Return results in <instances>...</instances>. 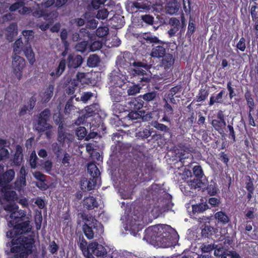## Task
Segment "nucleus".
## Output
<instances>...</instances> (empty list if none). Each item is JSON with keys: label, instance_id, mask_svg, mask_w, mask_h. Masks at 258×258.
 Instances as JSON below:
<instances>
[{"label": "nucleus", "instance_id": "obj_45", "mask_svg": "<svg viewBox=\"0 0 258 258\" xmlns=\"http://www.w3.org/2000/svg\"><path fill=\"white\" fill-rule=\"evenodd\" d=\"M152 132L150 127L143 128V130L136 133V137L138 139H145L151 136Z\"/></svg>", "mask_w": 258, "mask_h": 258}, {"label": "nucleus", "instance_id": "obj_52", "mask_svg": "<svg viewBox=\"0 0 258 258\" xmlns=\"http://www.w3.org/2000/svg\"><path fill=\"white\" fill-rule=\"evenodd\" d=\"M209 91L205 89L201 88L199 90V92L198 95L197 96V102H202L205 101L209 95Z\"/></svg>", "mask_w": 258, "mask_h": 258}, {"label": "nucleus", "instance_id": "obj_20", "mask_svg": "<svg viewBox=\"0 0 258 258\" xmlns=\"http://www.w3.org/2000/svg\"><path fill=\"white\" fill-rule=\"evenodd\" d=\"M66 67V60L62 58L58 65L50 73V75L54 79H56L59 77L63 73Z\"/></svg>", "mask_w": 258, "mask_h": 258}, {"label": "nucleus", "instance_id": "obj_60", "mask_svg": "<svg viewBox=\"0 0 258 258\" xmlns=\"http://www.w3.org/2000/svg\"><path fill=\"white\" fill-rule=\"evenodd\" d=\"M141 20L148 25H152L154 22V17L149 14L141 16Z\"/></svg>", "mask_w": 258, "mask_h": 258}, {"label": "nucleus", "instance_id": "obj_49", "mask_svg": "<svg viewBox=\"0 0 258 258\" xmlns=\"http://www.w3.org/2000/svg\"><path fill=\"white\" fill-rule=\"evenodd\" d=\"M51 149L57 159H59L61 157L63 150L61 146L57 143H53L52 144Z\"/></svg>", "mask_w": 258, "mask_h": 258}, {"label": "nucleus", "instance_id": "obj_26", "mask_svg": "<svg viewBox=\"0 0 258 258\" xmlns=\"http://www.w3.org/2000/svg\"><path fill=\"white\" fill-rule=\"evenodd\" d=\"M162 58V59L160 62V65L161 67H164L165 70L170 69L174 63L175 59L172 54L166 53Z\"/></svg>", "mask_w": 258, "mask_h": 258}, {"label": "nucleus", "instance_id": "obj_10", "mask_svg": "<svg viewBox=\"0 0 258 258\" xmlns=\"http://www.w3.org/2000/svg\"><path fill=\"white\" fill-rule=\"evenodd\" d=\"M159 225L149 227L145 230L144 239L153 244L159 246Z\"/></svg>", "mask_w": 258, "mask_h": 258}, {"label": "nucleus", "instance_id": "obj_46", "mask_svg": "<svg viewBox=\"0 0 258 258\" xmlns=\"http://www.w3.org/2000/svg\"><path fill=\"white\" fill-rule=\"evenodd\" d=\"M116 138H117V140H116V142H117V143L115 145L114 147L112 146V148H113V152H115L116 153L117 152L120 153L121 152L120 151V148L122 147L123 144L120 141V139H122V137L119 133H116L113 134L112 140L113 141L115 140Z\"/></svg>", "mask_w": 258, "mask_h": 258}, {"label": "nucleus", "instance_id": "obj_30", "mask_svg": "<svg viewBox=\"0 0 258 258\" xmlns=\"http://www.w3.org/2000/svg\"><path fill=\"white\" fill-rule=\"evenodd\" d=\"M138 38L142 44H145L146 42H148L154 44L156 42H158L159 41L158 37L152 35L149 33H144L141 36H139Z\"/></svg>", "mask_w": 258, "mask_h": 258}, {"label": "nucleus", "instance_id": "obj_57", "mask_svg": "<svg viewBox=\"0 0 258 258\" xmlns=\"http://www.w3.org/2000/svg\"><path fill=\"white\" fill-rule=\"evenodd\" d=\"M109 29L107 27H100L96 30V35L99 37H104L108 35Z\"/></svg>", "mask_w": 258, "mask_h": 258}, {"label": "nucleus", "instance_id": "obj_23", "mask_svg": "<svg viewBox=\"0 0 258 258\" xmlns=\"http://www.w3.org/2000/svg\"><path fill=\"white\" fill-rule=\"evenodd\" d=\"M169 24L171 28L168 31V33L170 37H173L178 31L180 22L176 18H171L169 20Z\"/></svg>", "mask_w": 258, "mask_h": 258}, {"label": "nucleus", "instance_id": "obj_1", "mask_svg": "<svg viewBox=\"0 0 258 258\" xmlns=\"http://www.w3.org/2000/svg\"><path fill=\"white\" fill-rule=\"evenodd\" d=\"M7 214L5 218L9 220V226L16 230V235L29 233L32 227L26 211L19 210V206L15 203H10L4 206Z\"/></svg>", "mask_w": 258, "mask_h": 258}, {"label": "nucleus", "instance_id": "obj_12", "mask_svg": "<svg viewBox=\"0 0 258 258\" xmlns=\"http://www.w3.org/2000/svg\"><path fill=\"white\" fill-rule=\"evenodd\" d=\"M144 101L142 100L141 95L136 98L129 99L126 102V107L129 111H139L144 106Z\"/></svg>", "mask_w": 258, "mask_h": 258}, {"label": "nucleus", "instance_id": "obj_42", "mask_svg": "<svg viewBox=\"0 0 258 258\" xmlns=\"http://www.w3.org/2000/svg\"><path fill=\"white\" fill-rule=\"evenodd\" d=\"M208 209L209 206L206 202L192 205V212L194 214L203 213Z\"/></svg>", "mask_w": 258, "mask_h": 258}, {"label": "nucleus", "instance_id": "obj_36", "mask_svg": "<svg viewBox=\"0 0 258 258\" xmlns=\"http://www.w3.org/2000/svg\"><path fill=\"white\" fill-rule=\"evenodd\" d=\"M217 229L210 225H205L204 228L202 229V235L207 238H212V236L215 234Z\"/></svg>", "mask_w": 258, "mask_h": 258}, {"label": "nucleus", "instance_id": "obj_33", "mask_svg": "<svg viewBox=\"0 0 258 258\" xmlns=\"http://www.w3.org/2000/svg\"><path fill=\"white\" fill-rule=\"evenodd\" d=\"M138 78V79L139 80V84L138 85H133L132 86H130L128 87V89L127 90V93L128 95H135L136 94L140 92V90L141 88L144 86H148L150 81L146 85H141L140 82V78L142 77V76H137Z\"/></svg>", "mask_w": 258, "mask_h": 258}, {"label": "nucleus", "instance_id": "obj_39", "mask_svg": "<svg viewBox=\"0 0 258 258\" xmlns=\"http://www.w3.org/2000/svg\"><path fill=\"white\" fill-rule=\"evenodd\" d=\"M139 115L137 111H129L124 116L121 117V121L122 122L132 121L139 118Z\"/></svg>", "mask_w": 258, "mask_h": 258}, {"label": "nucleus", "instance_id": "obj_24", "mask_svg": "<svg viewBox=\"0 0 258 258\" xmlns=\"http://www.w3.org/2000/svg\"><path fill=\"white\" fill-rule=\"evenodd\" d=\"M87 172L92 178L101 179L100 171L98 168L96 163L94 162H91L88 163Z\"/></svg>", "mask_w": 258, "mask_h": 258}, {"label": "nucleus", "instance_id": "obj_32", "mask_svg": "<svg viewBox=\"0 0 258 258\" xmlns=\"http://www.w3.org/2000/svg\"><path fill=\"white\" fill-rule=\"evenodd\" d=\"M17 24L16 23H11L6 28V38L8 40H12L13 37L17 35Z\"/></svg>", "mask_w": 258, "mask_h": 258}, {"label": "nucleus", "instance_id": "obj_15", "mask_svg": "<svg viewBox=\"0 0 258 258\" xmlns=\"http://www.w3.org/2000/svg\"><path fill=\"white\" fill-rule=\"evenodd\" d=\"M110 95L113 102L118 103L122 101L124 97V92L120 87L111 86L110 87Z\"/></svg>", "mask_w": 258, "mask_h": 258}, {"label": "nucleus", "instance_id": "obj_31", "mask_svg": "<svg viewBox=\"0 0 258 258\" xmlns=\"http://www.w3.org/2000/svg\"><path fill=\"white\" fill-rule=\"evenodd\" d=\"M23 51L29 63L33 65L36 61L35 53L30 45L25 47Z\"/></svg>", "mask_w": 258, "mask_h": 258}, {"label": "nucleus", "instance_id": "obj_53", "mask_svg": "<svg viewBox=\"0 0 258 258\" xmlns=\"http://www.w3.org/2000/svg\"><path fill=\"white\" fill-rule=\"evenodd\" d=\"M101 180L100 178L96 179L95 178H92L91 177L87 181V187L88 190H91L93 189L96 185L100 183Z\"/></svg>", "mask_w": 258, "mask_h": 258}, {"label": "nucleus", "instance_id": "obj_6", "mask_svg": "<svg viewBox=\"0 0 258 258\" xmlns=\"http://www.w3.org/2000/svg\"><path fill=\"white\" fill-rule=\"evenodd\" d=\"M83 231L88 239H92L94 236H101L104 232V227L101 223L93 219L90 223L83 225Z\"/></svg>", "mask_w": 258, "mask_h": 258}, {"label": "nucleus", "instance_id": "obj_43", "mask_svg": "<svg viewBox=\"0 0 258 258\" xmlns=\"http://www.w3.org/2000/svg\"><path fill=\"white\" fill-rule=\"evenodd\" d=\"M79 247L84 254L85 253L88 254L90 253L91 248H90V244L88 246L87 245V242L83 237H79Z\"/></svg>", "mask_w": 258, "mask_h": 258}, {"label": "nucleus", "instance_id": "obj_44", "mask_svg": "<svg viewBox=\"0 0 258 258\" xmlns=\"http://www.w3.org/2000/svg\"><path fill=\"white\" fill-rule=\"evenodd\" d=\"M75 50L78 52L84 53L89 50V43L88 41H83L77 43L75 46Z\"/></svg>", "mask_w": 258, "mask_h": 258}, {"label": "nucleus", "instance_id": "obj_37", "mask_svg": "<svg viewBox=\"0 0 258 258\" xmlns=\"http://www.w3.org/2000/svg\"><path fill=\"white\" fill-rule=\"evenodd\" d=\"M244 98L246 100L249 110L250 112L253 111L255 107V104L250 90H247L245 91Z\"/></svg>", "mask_w": 258, "mask_h": 258}, {"label": "nucleus", "instance_id": "obj_38", "mask_svg": "<svg viewBox=\"0 0 258 258\" xmlns=\"http://www.w3.org/2000/svg\"><path fill=\"white\" fill-rule=\"evenodd\" d=\"M100 62V57L97 54H93L88 57L87 64L90 68H94L98 66Z\"/></svg>", "mask_w": 258, "mask_h": 258}, {"label": "nucleus", "instance_id": "obj_21", "mask_svg": "<svg viewBox=\"0 0 258 258\" xmlns=\"http://www.w3.org/2000/svg\"><path fill=\"white\" fill-rule=\"evenodd\" d=\"M180 8V4L177 0H170L165 6L166 12L170 15L176 14Z\"/></svg>", "mask_w": 258, "mask_h": 258}, {"label": "nucleus", "instance_id": "obj_61", "mask_svg": "<svg viewBox=\"0 0 258 258\" xmlns=\"http://www.w3.org/2000/svg\"><path fill=\"white\" fill-rule=\"evenodd\" d=\"M163 101L165 103L163 106L164 113L166 114H170L172 115L173 113V109L172 107L169 104L166 99L164 98Z\"/></svg>", "mask_w": 258, "mask_h": 258}, {"label": "nucleus", "instance_id": "obj_56", "mask_svg": "<svg viewBox=\"0 0 258 258\" xmlns=\"http://www.w3.org/2000/svg\"><path fill=\"white\" fill-rule=\"evenodd\" d=\"M53 119L55 123L58 125V128H60L61 125H62V127H64V119L61 114H54L53 116Z\"/></svg>", "mask_w": 258, "mask_h": 258}, {"label": "nucleus", "instance_id": "obj_64", "mask_svg": "<svg viewBox=\"0 0 258 258\" xmlns=\"http://www.w3.org/2000/svg\"><path fill=\"white\" fill-rule=\"evenodd\" d=\"M108 12L107 9H103L101 10H99L96 16V17L98 19H106L108 15Z\"/></svg>", "mask_w": 258, "mask_h": 258}, {"label": "nucleus", "instance_id": "obj_48", "mask_svg": "<svg viewBox=\"0 0 258 258\" xmlns=\"http://www.w3.org/2000/svg\"><path fill=\"white\" fill-rule=\"evenodd\" d=\"M202 184V178L190 176L189 185L191 187V188L196 189L201 187Z\"/></svg>", "mask_w": 258, "mask_h": 258}, {"label": "nucleus", "instance_id": "obj_19", "mask_svg": "<svg viewBox=\"0 0 258 258\" xmlns=\"http://www.w3.org/2000/svg\"><path fill=\"white\" fill-rule=\"evenodd\" d=\"M90 248H91L92 253L97 257H103L107 254V250L105 247L97 243L90 244Z\"/></svg>", "mask_w": 258, "mask_h": 258}, {"label": "nucleus", "instance_id": "obj_16", "mask_svg": "<svg viewBox=\"0 0 258 258\" xmlns=\"http://www.w3.org/2000/svg\"><path fill=\"white\" fill-rule=\"evenodd\" d=\"M27 174L24 166H22L19 171V175L18 179L15 182V186L18 190H21L22 188L26 185V175Z\"/></svg>", "mask_w": 258, "mask_h": 258}, {"label": "nucleus", "instance_id": "obj_27", "mask_svg": "<svg viewBox=\"0 0 258 258\" xmlns=\"http://www.w3.org/2000/svg\"><path fill=\"white\" fill-rule=\"evenodd\" d=\"M113 111L116 114L118 117L121 120V117L124 116L129 111L128 109L126 107V105L123 106L117 103H114L113 105Z\"/></svg>", "mask_w": 258, "mask_h": 258}, {"label": "nucleus", "instance_id": "obj_11", "mask_svg": "<svg viewBox=\"0 0 258 258\" xmlns=\"http://www.w3.org/2000/svg\"><path fill=\"white\" fill-rule=\"evenodd\" d=\"M167 49V44L159 40L158 42L152 45L150 55L153 58H160L166 54Z\"/></svg>", "mask_w": 258, "mask_h": 258}, {"label": "nucleus", "instance_id": "obj_63", "mask_svg": "<svg viewBox=\"0 0 258 258\" xmlns=\"http://www.w3.org/2000/svg\"><path fill=\"white\" fill-rule=\"evenodd\" d=\"M102 47V43L99 41H95L91 44H89V50L95 51L99 50Z\"/></svg>", "mask_w": 258, "mask_h": 258}, {"label": "nucleus", "instance_id": "obj_41", "mask_svg": "<svg viewBox=\"0 0 258 258\" xmlns=\"http://www.w3.org/2000/svg\"><path fill=\"white\" fill-rule=\"evenodd\" d=\"M215 218L218 223H221L223 224H226L229 221V219L227 215L222 211H219L216 213L215 214Z\"/></svg>", "mask_w": 258, "mask_h": 258}, {"label": "nucleus", "instance_id": "obj_29", "mask_svg": "<svg viewBox=\"0 0 258 258\" xmlns=\"http://www.w3.org/2000/svg\"><path fill=\"white\" fill-rule=\"evenodd\" d=\"M54 85L53 84H49L41 96L42 101L44 103H47L52 97Z\"/></svg>", "mask_w": 258, "mask_h": 258}, {"label": "nucleus", "instance_id": "obj_55", "mask_svg": "<svg viewBox=\"0 0 258 258\" xmlns=\"http://www.w3.org/2000/svg\"><path fill=\"white\" fill-rule=\"evenodd\" d=\"M193 175L191 176L202 178L204 176L203 169L201 166L197 165L194 166L192 169Z\"/></svg>", "mask_w": 258, "mask_h": 258}, {"label": "nucleus", "instance_id": "obj_50", "mask_svg": "<svg viewBox=\"0 0 258 258\" xmlns=\"http://www.w3.org/2000/svg\"><path fill=\"white\" fill-rule=\"evenodd\" d=\"M23 42L21 38L17 39L13 45V52L14 54H20L22 51Z\"/></svg>", "mask_w": 258, "mask_h": 258}, {"label": "nucleus", "instance_id": "obj_3", "mask_svg": "<svg viewBox=\"0 0 258 258\" xmlns=\"http://www.w3.org/2000/svg\"><path fill=\"white\" fill-rule=\"evenodd\" d=\"M35 241L32 237L20 236L13 237L11 240L13 246L11 252L15 253L13 258H28L29 254L32 253Z\"/></svg>", "mask_w": 258, "mask_h": 258}, {"label": "nucleus", "instance_id": "obj_8", "mask_svg": "<svg viewBox=\"0 0 258 258\" xmlns=\"http://www.w3.org/2000/svg\"><path fill=\"white\" fill-rule=\"evenodd\" d=\"M51 115V112L49 109L46 108L41 111L38 116L37 123L35 127L38 132H42L50 129L52 126L48 123Z\"/></svg>", "mask_w": 258, "mask_h": 258}, {"label": "nucleus", "instance_id": "obj_58", "mask_svg": "<svg viewBox=\"0 0 258 258\" xmlns=\"http://www.w3.org/2000/svg\"><path fill=\"white\" fill-rule=\"evenodd\" d=\"M75 106L73 105V99L72 98L69 99L65 105L64 112L66 114H69L71 111L74 109Z\"/></svg>", "mask_w": 258, "mask_h": 258}, {"label": "nucleus", "instance_id": "obj_5", "mask_svg": "<svg viewBox=\"0 0 258 258\" xmlns=\"http://www.w3.org/2000/svg\"><path fill=\"white\" fill-rule=\"evenodd\" d=\"M159 246L169 247L175 245L177 241V233L170 226L159 225Z\"/></svg>", "mask_w": 258, "mask_h": 258}, {"label": "nucleus", "instance_id": "obj_28", "mask_svg": "<svg viewBox=\"0 0 258 258\" xmlns=\"http://www.w3.org/2000/svg\"><path fill=\"white\" fill-rule=\"evenodd\" d=\"M83 205L84 208L90 210L97 208L99 204L95 198L93 196H89L84 200Z\"/></svg>", "mask_w": 258, "mask_h": 258}, {"label": "nucleus", "instance_id": "obj_35", "mask_svg": "<svg viewBox=\"0 0 258 258\" xmlns=\"http://www.w3.org/2000/svg\"><path fill=\"white\" fill-rule=\"evenodd\" d=\"M250 14L252 21L254 22L253 29L256 31L257 34L258 32V7L255 5H252L250 9Z\"/></svg>", "mask_w": 258, "mask_h": 258}, {"label": "nucleus", "instance_id": "obj_62", "mask_svg": "<svg viewBox=\"0 0 258 258\" xmlns=\"http://www.w3.org/2000/svg\"><path fill=\"white\" fill-rule=\"evenodd\" d=\"M208 194L210 196H215L217 194L218 188L216 183L210 184L207 187Z\"/></svg>", "mask_w": 258, "mask_h": 258}, {"label": "nucleus", "instance_id": "obj_14", "mask_svg": "<svg viewBox=\"0 0 258 258\" xmlns=\"http://www.w3.org/2000/svg\"><path fill=\"white\" fill-rule=\"evenodd\" d=\"M83 59L81 55L75 56L73 54H69L66 63L69 69H76L80 67L83 62Z\"/></svg>", "mask_w": 258, "mask_h": 258}, {"label": "nucleus", "instance_id": "obj_17", "mask_svg": "<svg viewBox=\"0 0 258 258\" xmlns=\"http://www.w3.org/2000/svg\"><path fill=\"white\" fill-rule=\"evenodd\" d=\"M15 173L13 169L7 170L0 176V186L8 184L15 177Z\"/></svg>", "mask_w": 258, "mask_h": 258}, {"label": "nucleus", "instance_id": "obj_18", "mask_svg": "<svg viewBox=\"0 0 258 258\" xmlns=\"http://www.w3.org/2000/svg\"><path fill=\"white\" fill-rule=\"evenodd\" d=\"M73 136L70 133L64 132V127H62V125L60 126V128H58L57 140L60 143L63 144L65 143H69L73 140Z\"/></svg>", "mask_w": 258, "mask_h": 258}, {"label": "nucleus", "instance_id": "obj_47", "mask_svg": "<svg viewBox=\"0 0 258 258\" xmlns=\"http://www.w3.org/2000/svg\"><path fill=\"white\" fill-rule=\"evenodd\" d=\"M87 131L86 128L84 126H79L77 128L76 130V135L78 137V139L80 140H82L84 138H85L86 140H89L91 137H89V135L87 136Z\"/></svg>", "mask_w": 258, "mask_h": 258}, {"label": "nucleus", "instance_id": "obj_22", "mask_svg": "<svg viewBox=\"0 0 258 258\" xmlns=\"http://www.w3.org/2000/svg\"><path fill=\"white\" fill-rule=\"evenodd\" d=\"M109 21L111 27L115 29L122 28L125 24L124 17L120 15H114Z\"/></svg>", "mask_w": 258, "mask_h": 258}, {"label": "nucleus", "instance_id": "obj_34", "mask_svg": "<svg viewBox=\"0 0 258 258\" xmlns=\"http://www.w3.org/2000/svg\"><path fill=\"white\" fill-rule=\"evenodd\" d=\"M196 30V24L195 19H194L191 16H190L188 24L187 27V30L186 33V37L188 40L191 39V36L194 33Z\"/></svg>", "mask_w": 258, "mask_h": 258}, {"label": "nucleus", "instance_id": "obj_25", "mask_svg": "<svg viewBox=\"0 0 258 258\" xmlns=\"http://www.w3.org/2000/svg\"><path fill=\"white\" fill-rule=\"evenodd\" d=\"M138 2L135 4V6L138 9L149 11L152 8H154L155 4L151 0H138Z\"/></svg>", "mask_w": 258, "mask_h": 258}, {"label": "nucleus", "instance_id": "obj_13", "mask_svg": "<svg viewBox=\"0 0 258 258\" xmlns=\"http://www.w3.org/2000/svg\"><path fill=\"white\" fill-rule=\"evenodd\" d=\"M0 187L4 200L13 202L18 200L16 192L12 190L10 185L1 186Z\"/></svg>", "mask_w": 258, "mask_h": 258}, {"label": "nucleus", "instance_id": "obj_9", "mask_svg": "<svg viewBox=\"0 0 258 258\" xmlns=\"http://www.w3.org/2000/svg\"><path fill=\"white\" fill-rule=\"evenodd\" d=\"M20 54H14L12 56V68L13 73L18 80L22 77L23 70L26 66L25 59L19 56Z\"/></svg>", "mask_w": 258, "mask_h": 258}, {"label": "nucleus", "instance_id": "obj_7", "mask_svg": "<svg viewBox=\"0 0 258 258\" xmlns=\"http://www.w3.org/2000/svg\"><path fill=\"white\" fill-rule=\"evenodd\" d=\"M161 194L171 198L170 195H167L165 191L163 190L159 184L153 183L146 189L145 194V199L150 202L149 205L156 204L161 197Z\"/></svg>", "mask_w": 258, "mask_h": 258}, {"label": "nucleus", "instance_id": "obj_4", "mask_svg": "<svg viewBox=\"0 0 258 258\" xmlns=\"http://www.w3.org/2000/svg\"><path fill=\"white\" fill-rule=\"evenodd\" d=\"M136 174H135L134 172H130L129 174L127 173V176H124V180L126 182V185H128V188L130 190H133V189H134L136 186L135 182L137 181L138 177L140 176V173H138L137 171L138 168H136ZM139 170L141 173L140 178H142L143 180L145 181H150L153 179L155 169L152 162H145V165H143L142 167L139 169Z\"/></svg>", "mask_w": 258, "mask_h": 258}, {"label": "nucleus", "instance_id": "obj_54", "mask_svg": "<svg viewBox=\"0 0 258 258\" xmlns=\"http://www.w3.org/2000/svg\"><path fill=\"white\" fill-rule=\"evenodd\" d=\"M212 125L216 131L220 132V131H222L223 127L226 125V123H224L221 122V121L214 119L212 121Z\"/></svg>", "mask_w": 258, "mask_h": 258}, {"label": "nucleus", "instance_id": "obj_51", "mask_svg": "<svg viewBox=\"0 0 258 258\" xmlns=\"http://www.w3.org/2000/svg\"><path fill=\"white\" fill-rule=\"evenodd\" d=\"M141 96L142 100L149 102L155 99L157 96V92L155 91L148 92L143 95H141Z\"/></svg>", "mask_w": 258, "mask_h": 258}, {"label": "nucleus", "instance_id": "obj_40", "mask_svg": "<svg viewBox=\"0 0 258 258\" xmlns=\"http://www.w3.org/2000/svg\"><path fill=\"white\" fill-rule=\"evenodd\" d=\"M225 92L224 89L222 90L219 93H218L215 97L212 95L210 98L209 105L212 106L215 103H222L223 101L222 99L223 95Z\"/></svg>", "mask_w": 258, "mask_h": 258}, {"label": "nucleus", "instance_id": "obj_59", "mask_svg": "<svg viewBox=\"0 0 258 258\" xmlns=\"http://www.w3.org/2000/svg\"><path fill=\"white\" fill-rule=\"evenodd\" d=\"M215 245L213 244L203 243L200 246V249L203 252L209 253L215 249Z\"/></svg>", "mask_w": 258, "mask_h": 258}, {"label": "nucleus", "instance_id": "obj_2", "mask_svg": "<svg viewBox=\"0 0 258 258\" xmlns=\"http://www.w3.org/2000/svg\"><path fill=\"white\" fill-rule=\"evenodd\" d=\"M122 61H124L127 67L133 66L134 69L131 70V72L134 76H142L140 78L141 85H146L151 81L150 76L146 73L149 69L147 61L143 59L142 61L135 60L133 54L130 52H124Z\"/></svg>", "mask_w": 258, "mask_h": 258}]
</instances>
